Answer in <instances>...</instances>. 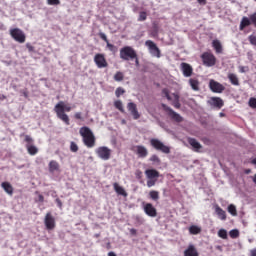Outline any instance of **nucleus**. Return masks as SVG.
<instances>
[{
  "label": "nucleus",
  "mask_w": 256,
  "mask_h": 256,
  "mask_svg": "<svg viewBox=\"0 0 256 256\" xmlns=\"http://www.w3.org/2000/svg\"><path fill=\"white\" fill-rule=\"evenodd\" d=\"M5 99H7V96H6V95H3V94H0V100L3 101V100H5Z\"/></svg>",
  "instance_id": "nucleus-59"
},
{
  "label": "nucleus",
  "mask_w": 256,
  "mask_h": 256,
  "mask_svg": "<svg viewBox=\"0 0 256 256\" xmlns=\"http://www.w3.org/2000/svg\"><path fill=\"white\" fill-rule=\"evenodd\" d=\"M190 235H199L201 233V227L192 225L189 227Z\"/></svg>",
  "instance_id": "nucleus-31"
},
{
  "label": "nucleus",
  "mask_w": 256,
  "mask_h": 256,
  "mask_svg": "<svg viewBox=\"0 0 256 256\" xmlns=\"http://www.w3.org/2000/svg\"><path fill=\"white\" fill-rule=\"evenodd\" d=\"M2 189H4L5 193L8 195H13V186L9 182H2L1 183Z\"/></svg>",
  "instance_id": "nucleus-26"
},
{
  "label": "nucleus",
  "mask_w": 256,
  "mask_h": 256,
  "mask_svg": "<svg viewBox=\"0 0 256 256\" xmlns=\"http://www.w3.org/2000/svg\"><path fill=\"white\" fill-rule=\"evenodd\" d=\"M27 151H28L29 155H37V153H39V149L36 148L35 145L28 146Z\"/></svg>",
  "instance_id": "nucleus-36"
},
{
  "label": "nucleus",
  "mask_w": 256,
  "mask_h": 256,
  "mask_svg": "<svg viewBox=\"0 0 256 256\" xmlns=\"http://www.w3.org/2000/svg\"><path fill=\"white\" fill-rule=\"evenodd\" d=\"M71 109H72L71 106L65 105V102L63 101L58 102L54 107V111L58 119H60V121H63L65 125H71V122L69 120V115L66 114L71 112Z\"/></svg>",
  "instance_id": "nucleus-1"
},
{
  "label": "nucleus",
  "mask_w": 256,
  "mask_h": 256,
  "mask_svg": "<svg viewBox=\"0 0 256 256\" xmlns=\"http://www.w3.org/2000/svg\"><path fill=\"white\" fill-rule=\"evenodd\" d=\"M247 71H249L248 66H239V72L240 73H247Z\"/></svg>",
  "instance_id": "nucleus-50"
},
{
  "label": "nucleus",
  "mask_w": 256,
  "mask_h": 256,
  "mask_svg": "<svg viewBox=\"0 0 256 256\" xmlns=\"http://www.w3.org/2000/svg\"><path fill=\"white\" fill-rule=\"evenodd\" d=\"M21 93L26 99L29 97V92L27 90H22Z\"/></svg>",
  "instance_id": "nucleus-54"
},
{
  "label": "nucleus",
  "mask_w": 256,
  "mask_h": 256,
  "mask_svg": "<svg viewBox=\"0 0 256 256\" xmlns=\"http://www.w3.org/2000/svg\"><path fill=\"white\" fill-rule=\"evenodd\" d=\"M209 88L212 93H223L225 91V86L215 80H210Z\"/></svg>",
  "instance_id": "nucleus-12"
},
{
  "label": "nucleus",
  "mask_w": 256,
  "mask_h": 256,
  "mask_svg": "<svg viewBox=\"0 0 256 256\" xmlns=\"http://www.w3.org/2000/svg\"><path fill=\"white\" fill-rule=\"evenodd\" d=\"M147 12L146 11H140L139 15H138V21L139 22H143V21H147Z\"/></svg>",
  "instance_id": "nucleus-37"
},
{
  "label": "nucleus",
  "mask_w": 256,
  "mask_h": 256,
  "mask_svg": "<svg viewBox=\"0 0 256 256\" xmlns=\"http://www.w3.org/2000/svg\"><path fill=\"white\" fill-rule=\"evenodd\" d=\"M244 173H245L246 175H249V173H251V169H246V170H244Z\"/></svg>",
  "instance_id": "nucleus-61"
},
{
  "label": "nucleus",
  "mask_w": 256,
  "mask_h": 256,
  "mask_svg": "<svg viewBox=\"0 0 256 256\" xmlns=\"http://www.w3.org/2000/svg\"><path fill=\"white\" fill-rule=\"evenodd\" d=\"M156 183H157V179H148L147 180V187H155Z\"/></svg>",
  "instance_id": "nucleus-45"
},
{
  "label": "nucleus",
  "mask_w": 256,
  "mask_h": 256,
  "mask_svg": "<svg viewBox=\"0 0 256 256\" xmlns=\"http://www.w3.org/2000/svg\"><path fill=\"white\" fill-rule=\"evenodd\" d=\"M250 256H256V249L251 250V255Z\"/></svg>",
  "instance_id": "nucleus-60"
},
{
  "label": "nucleus",
  "mask_w": 256,
  "mask_h": 256,
  "mask_svg": "<svg viewBox=\"0 0 256 256\" xmlns=\"http://www.w3.org/2000/svg\"><path fill=\"white\" fill-rule=\"evenodd\" d=\"M145 175L147 179H159V171H157L156 169L145 170Z\"/></svg>",
  "instance_id": "nucleus-20"
},
{
  "label": "nucleus",
  "mask_w": 256,
  "mask_h": 256,
  "mask_svg": "<svg viewBox=\"0 0 256 256\" xmlns=\"http://www.w3.org/2000/svg\"><path fill=\"white\" fill-rule=\"evenodd\" d=\"M56 203L58 205V207L61 209V207H63V202H61V199L57 198L56 199Z\"/></svg>",
  "instance_id": "nucleus-53"
},
{
  "label": "nucleus",
  "mask_w": 256,
  "mask_h": 256,
  "mask_svg": "<svg viewBox=\"0 0 256 256\" xmlns=\"http://www.w3.org/2000/svg\"><path fill=\"white\" fill-rule=\"evenodd\" d=\"M150 145L151 147H153V149H156V151H161V153H166V154L171 153V148L163 144V142H161V140L157 138H152L150 140Z\"/></svg>",
  "instance_id": "nucleus-4"
},
{
  "label": "nucleus",
  "mask_w": 256,
  "mask_h": 256,
  "mask_svg": "<svg viewBox=\"0 0 256 256\" xmlns=\"http://www.w3.org/2000/svg\"><path fill=\"white\" fill-rule=\"evenodd\" d=\"M189 85L193 89V91H199V80L191 78L189 80Z\"/></svg>",
  "instance_id": "nucleus-30"
},
{
  "label": "nucleus",
  "mask_w": 256,
  "mask_h": 256,
  "mask_svg": "<svg viewBox=\"0 0 256 256\" xmlns=\"http://www.w3.org/2000/svg\"><path fill=\"white\" fill-rule=\"evenodd\" d=\"M228 213H230V215H232V217H237V207H235V205L230 204L228 206Z\"/></svg>",
  "instance_id": "nucleus-35"
},
{
  "label": "nucleus",
  "mask_w": 256,
  "mask_h": 256,
  "mask_svg": "<svg viewBox=\"0 0 256 256\" xmlns=\"http://www.w3.org/2000/svg\"><path fill=\"white\" fill-rule=\"evenodd\" d=\"M252 165H256V158L252 160Z\"/></svg>",
  "instance_id": "nucleus-64"
},
{
  "label": "nucleus",
  "mask_w": 256,
  "mask_h": 256,
  "mask_svg": "<svg viewBox=\"0 0 256 256\" xmlns=\"http://www.w3.org/2000/svg\"><path fill=\"white\" fill-rule=\"evenodd\" d=\"M146 47L149 49V53L152 55V57H156L157 59H160L161 57V50L159 47H157V44L153 42V40H147L145 42Z\"/></svg>",
  "instance_id": "nucleus-8"
},
{
  "label": "nucleus",
  "mask_w": 256,
  "mask_h": 256,
  "mask_svg": "<svg viewBox=\"0 0 256 256\" xmlns=\"http://www.w3.org/2000/svg\"><path fill=\"white\" fill-rule=\"evenodd\" d=\"M249 107H251L252 109H256V98L249 99Z\"/></svg>",
  "instance_id": "nucleus-47"
},
{
  "label": "nucleus",
  "mask_w": 256,
  "mask_h": 256,
  "mask_svg": "<svg viewBox=\"0 0 256 256\" xmlns=\"http://www.w3.org/2000/svg\"><path fill=\"white\" fill-rule=\"evenodd\" d=\"M248 41H249L250 45H254L256 47V35H253V34L250 35L248 37Z\"/></svg>",
  "instance_id": "nucleus-43"
},
{
  "label": "nucleus",
  "mask_w": 256,
  "mask_h": 256,
  "mask_svg": "<svg viewBox=\"0 0 256 256\" xmlns=\"http://www.w3.org/2000/svg\"><path fill=\"white\" fill-rule=\"evenodd\" d=\"M24 141L26 143V149H29V147H33L34 140L29 135L24 136Z\"/></svg>",
  "instance_id": "nucleus-33"
},
{
  "label": "nucleus",
  "mask_w": 256,
  "mask_h": 256,
  "mask_svg": "<svg viewBox=\"0 0 256 256\" xmlns=\"http://www.w3.org/2000/svg\"><path fill=\"white\" fill-rule=\"evenodd\" d=\"M114 191L117 193V195H122L123 197H127V192L123 187L119 185V183L115 182L113 184Z\"/></svg>",
  "instance_id": "nucleus-24"
},
{
  "label": "nucleus",
  "mask_w": 256,
  "mask_h": 256,
  "mask_svg": "<svg viewBox=\"0 0 256 256\" xmlns=\"http://www.w3.org/2000/svg\"><path fill=\"white\" fill-rule=\"evenodd\" d=\"M207 103L210 107H214L215 109H222L225 105V102L220 97H211Z\"/></svg>",
  "instance_id": "nucleus-13"
},
{
  "label": "nucleus",
  "mask_w": 256,
  "mask_h": 256,
  "mask_svg": "<svg viewBox=\"0 0 256 256\" xmlns=\"http://www.w3.org/2000/svg\"><path fill=\"white\" fill-rule=\"evenodd\" d=\"M133 151L140 157V159H145L149 155V151L143 145H137L134 147Z\"/></svg>",
  "instance_id": "nucleus-15"
},
{
  "label": "nucleus",
  "mask_w": 256,
  "mask_h": 256,
  "mask_svg": "<svg viewBox=\"0 0 256 256\" xmlns=\"http://www.w3.org/2000/svg\"><path fill=\"white\" fill-rule=\"evenodd\" d=\"M136 177L141 179V177H143V172H141V170L136 171Z\"/></svg>",
  "instance_id": "nucleus-52"
},
{
  "label": "nucleus",
  "mask_w": 256,
  "mask_h": 256,
  "mask_svg": "<svg viewBox=\"0 0 256 256\" xmlns=\"http://www.w3.org/2000/svg\"><path fill=\"white\" fill-rule=\"evenodd\" d=\"M98 35H99L100 39H102V41H105L109 51H115V45L109 43V39H107V35H105V33L100 32Z\"/></svg>",
  "instance_id": "nucleus-25"
},
{
  "label": "nucleus",
  "mask_w": 256,
  "mask_h": 256,
  "mask_svg": "<svg viewBox=\"0 0 256 256\" xmlns=\"http://www.w3.org/2000/svg\"><path fill=\"white\" fill-rule=\"evenodd\" d=\"M38 201H39L40 203H43V201H45V197L40 194V195L38 196Z\"/></svg>",
  "instance_id": "nucleus-55"
},
{
  "label": "nucleus",
  "mask_w": 256,
  "mask_h": 256,
  "mask_svg": "<svg viewBox=\"0 0 256 256\" xmlns=\"http://www.w3.org/2000/svg\"><path fill=\"white\" fill-rule=\"evenodd\" d=\"M172 95L174 97V100L172 102L173 107H175V109H181V102L179 101V99H180L179 94L173 93Z\"/></svg>",
  "instance_id": "nucleus-29"
},
{
  "label": "nucleus",
  "mask_w": 256,
  "mask_h": 256,
  "mask_svg": "<svg viewBox=\"0 0 256 256\" xmlns=\"http://www.w3.org/2000/svg\"><path fill=\"white\" fill-rule=\"evenodd\" d=\"M97 156L103 161H109L111 159V149L107 146H100L96 149Z\"/></svg>",
  "instance_id": "nucleus-9"
},
{
  "label": "nucleus",
  "mask_w": 256,
  "mask_h": 256,
  "mask_svg": "<svg viewBox=\"0 0 256 256\" xmlns=\"http://www.w3.org/2000/svg\"><path fill=\"white\" fill-rule=\"evenodd\" d=\"M49 173H55V171H60L61 166L59 165V162L56 160H51L48 164Z\"/></svg>",
  "instance_id": "nucleus-19"
},
{
  "label": "nucleus",
  "mask_w": 256,
  "mask_h": 256,
  "mask_svg": "<svg viewBox=\"0 0 256 256\" xmlns=\"http://www.w3.org/2000/svg\"><path fill=\"white\" fill-rule=\"evenodd\" d=\"M184 256H199V252L193 245H189L188 248L184 251Z\"/></svg>",
  "instance_id": "nucleus-23"
},
{
  "label": "nucleus",
  "mask_w": 256,
  "mask_h": 256,
  "mask_svg": "<svg viewBox=\"0 0 256 256\" xmlns=\"http://www.w3.org/2000/svg\"><path fill=\"white\" fill-rule=\"evenodd\" d=\"M215 213L219 217V219H221V221L227 220V212H225V210H223L221 207L216 206Z\"/></svg>",
  "instance_id": "nucleus-22"
},
{
  "label": "nucleus",
  "mask_w": 256,
  "mask_h": 256,
  "mask_svg": "<svg viewBox=\"0 0 256 256\" xmlns=\"http://www.w3.org/2000/svg\"><path fill=\"white\" fill-rule=\"evenodd\" d=\"M10 35L14 41L17 43H25L27 36H25V32L19 28L10 29Z\"/></svg>",
  "instance_id": "nucleus-6"
},
{
  "label": "nucleus",
  "mask_w": 256,
  "mask_h": 256,
  "mask_svg": "<svg viewBox=\"0 0 256 256\" xmlns=\"http://www.w3.org/2000/svg\"><path fill=\"white\" fill-rule=\"evenodd\" d=\"M123 79H125V75L123 74V72L118 71L116 72V74L114 75V81H123Z\"/></svg>",
  "instance_id": "nucleus-38"
},
{
  "label": "nucleus",
  "mask_w": 256,
  "mask_h": 256,
  "mask_svg": "<svg viewBox=\"0 0 256 256\" xmlns=\"http://www.w3.org/2000/svg\"><path fill=\"white\" fill-rule=\"evenodd\" d=\"M188 143L193 147L194 151L199 152L200 149H203L201 143L197 141L195 138H188Z\"/></svg>",
  "instance_id": "nucleus-21"
},
{
  "label": "nucleus",
  "mask_w": 256,
  "mask_h": 256,
  "mask_svg": "<svg viewBox=\"0 0 256 256\" xmlns=\"http://www.w3.org/2000/svg\"><path fill=\"white\" fill-rule=\"evenodd\" d=\"M253 183L256 185V174L253 176Z\"/></svg>",
  "instance_id": "nucleus-63"
},
{
  "label": "nucleus",
  "mask_w": 256,
  "mask_h": 256,
  "mask_svg": "<svg viewBox=\"0 0 256 256\" xmlns=\"http://www.w3.org/2000/svg\"><path fill=\"white\" fill-rule=\"evenodd\" d=\"M212 47L216 51V53H223V45H221V41L219 40H213L212 41Z\"/></svg>",
  "instance_id": "nucleus-28"
},
{
  "label": "nucleus",
  "mask_w": 256,
  "mask_h": 256,
  "mask_svg": "<svg viewBox=\"0 0 256 256\" xmlns=\"http://www.w3.org/2000/svg\"><path fill=\"white\" fill-rule=\"evenodd\" d=\"M218 237H220V239H227V230L220 229L218 231Z\"/></svg>",
  "instance_id": "nucleus-40"
},
{
  "label": "nucleus",
  "mask_w": 256,
  "mask_h": 256,
  "mask_svg": "<svg viewBox=\"0 0 256 256\" xmlns=\"http://www.w3.org/2000/svg\"><path fill=\"white\" fill-rule=\"evenodd\" d=\"M134 60H135L136 67H139V57L137 56V54H136V58H134Z\"/></svg>",
  "instance_id": "nucleus-56"
},
{
  "label": "nucleus",
  "mask_w": 256,
  "mask_h": 256,
  "mask_svg": "<svg viewBox=\"0 0 256 256\" xmlns=\"http://www.w3.org/2000/svg\"><path fill=\"white\" fill-rule=\"evenodd\" d=\"M201 59L203 65H205L206 67H214V65H216L217 63V58L211 52H204L201 55Z\"/></svg>",
  "instance_id": "nucleus-5"
},
{
  "label": "nucleus",
  "mask_w": 256,
  "mask_h": 256,
  "mask_svg": "<svg viewBox=\"0 0 256 256\" xmlns=\"http://www.w3.org/2000/svg\"><path fill=\"white\" fill-rule=\"evenodd\" d=\"M26 47L29 53H33L35 51V47H33L31 44H26Z\"/></svg>",
  "instance_id": "nucleus-51"
},
{
  "label": "nucleus",
  "mask_w": 256,
  "mask_h": 256,
  "mask_svg": "<svg viewBox=\"0 0 256 256\" xmlns=\"http://www.w3.org/2000/svg\"><path fill=\"white\" fill-rule=\"evenodd\" d=\"M79 134L82 137V141L88 149L93 148V146L96 143L95 134H93V131H91V128L87 126H83L79 130Z\"/></svg>",
  "instance_id": "nucleus-2"
},
{
  "label": "nucleus",
  "mask_w": 256,
  "mask_h": 256,
  "mask_svg": "<svg viewBox=\"0 0 256 256\" xmlns=\"http://www.w3.org/2000/svg\"><path fill=\"white\" fill-rule=\"evenodd\" d=\"M144 213H146L148 217H155L157 215V209L153 207V204L147 203L144 206Z\"/></svg>",
  "instance_id": "nucleus-16"
},
{
  "label": "nucleus",
  "mask_w": 256,
  "mask_h": 256,
  "mask_svg": "<svg viewBox=\"0 0 256 256\" xmlns=\"http://www.w3.org/2000/svg\"><path fill=\"white\" fill-rule=\"evenodd\" d=\"M250 25H253L251 22V17L249 16V18L247 16H244L241 19L240 25H239V29L240 31H244L246 27H249Z\"/></svg>",
  "instance_id": "nucleus-18"
},
{
  "label": "nucleus",
  "mask_w": 256,
  "mask_h": 256,
  "mask_svg": "<svg viewBox=\"0 0 256 256\" xmlns=\"http://www.w3.org/2000/svg\"><path fill=\"white\" fill-rule=\"evenodd\" d=\"M74 119H77L78 121H84V119H83V113H81V112H76V113L74 114Z\"/></svg>",
  "instance_id": "nucleus-48"
},
{
  "label": "nucleus",
  "mask_w": 256,
  "mask_h": 256,
  "mask_svg": "<svg viewBox=\"0 0 256 256\" xmlns=\"http://www.w3.org/2000/svg\"><path fill=\"white\" fill-rule=\"evenodd\" d=\"M200 5H206L207 0H197Z\"/></svg>",
  "instance_id": "nucleus-58"
},
{
  "label": "nucleus",
  "mask_w": 256,
  "mask_h": 256,
  "mask_svg": "<svg viewBox=\"0 0 256 256\" xmlns=\"http://www.w3.org/2000/svg\"><path fill=\"white\" fill-rule=\"evenodd\" d=\"M94 63L98 67V69H105V67H109V63H107V59H105V55L98 53L94 56Z\"/></svg>",
  "instance_id": "nucleus-11"
},
{
  "label": "nucleus",
  "mask_w": 256,
  "mask_h": 256,
  "mask_svg": "<svg viewBox=\"0 0 256 256\" xmlns=\"http://www.w3.org/2000/svg\"><path fill=\"white\" fill-rule=\"evenodd\" d=\"M131 235H137V230L135 228L130 229Z\"/></svg>",
  "instance_id": "nucleus-57"
},
{
  "label": "nucleus",
  "mask_w": 256,
  "mask_h": 256,
  "mask_svg": "<svg viewBox=\"0 0 256 256\" xmlns=\"http://www.w3.org/2000/svg\"><path fill=\"white\" fill-rule=\"evenodd\" d=\"M181 71L184 77H191V75H193V67H191L188 63H181Z\"/></svg>",
  "instance_id": "nucleus-17"
},
{
  "label": "nucleus",
  "mask_w": 256,
  "mask_h": 256,
  "mask_svg": "<svg viewBox=\"0 0 256 256\" xmlns=\"http://www.w3.org/2000/svg\"><path fill=\"white\" fill-rule=\"evenodd\" d=\"M149 197L152 201H159V191L151 190L149 192Z\"/></svg>",
  "instance_id": "nucleus-34"
},
{
  "label": "nucleus",
  "mask_w": 256,
  "mask_h": 256,
  "mask_svg": "<svg viewBox=\"0 0 256 256\" xmlns=\"http://www.w3.org/2000/svg\"><path fill=\"white\" fill-rule=\"evenodd\" d=\"M115 109H118L120 113H125V108L123 107V102L121 100H116L114 102Z\"/></svg>",
  "instance_id": "nucleus-32"
},
{
  "label": "nucleus",
  "mask_w": 256,
  "mask_h": 256,
  "mask_svg": "<svg viewBox=\"0 0 256 256\" xmlns=\"http://www.w3.org/2000/svg\"><path fill=\"white\" fill-rule=\"evenodd\" d=\"M120 59L122 61H133L137 59V51L131 46H124L120 49Z\"/></svg>",
  "instance_id": "nucleus-3"
},
{
  "label": "nucleus",
  "mask_w": 256,
  "mask_h": 256,
  "mask_svg": "<svg viewBox=\"0 0 256 256\" xmlns=\"http://www.w3.org/2000/svg\"><path fill=\"white\" fill-rule=\"evenodd\" d=\"M162 95H164V97H166V99L168 100V101H172L173 99L171 98V95H169V89H167V88H164L163 90H162Z\"/></svg>",
  "instance_id": "nucleus-42"
},
{
  "label": "nucleus",
  "mask_w": 256,
  "mask_h": 256,
  "mask_svg": "<svg viewBox=\"0 0 256 256\" xmlns=\"http://www.w3.org/2000/svg\"><path fill=\"white\" fill-rule=\"evenodd\" d=\"M228 79H229L231 85H234L235 87H239V85H240L239 77H237L236 74L229 73L228 74Z\"/></svg>",
  "instance_id": "nucleus-27"
},
{
  "label": "nucleus",
  "mask_w": 256,
  "mask_h": 256,
  "mask_svg": "<svg viewBox=\"0 0 256 256\" xmlns=\"http://www.w3.org/2000/svg\"><path fill=\"white\" fill-rule=\"evenodd\" d=\"M70 151L72 153H77V151H79V146H77V143L75 142L70 143Z\"/></svg>",
  "instance_id": "nucleus-41"
},
{
  "label": "nucleus",
  "mask_w": 256,
  "mask_h": 256,
  "mask_svg": "<svg viewBox=\"0 0 256 256\" xmlns=\"http://www.w3.org/2000/svg\"><path fill=\"white\" fill-rule=\"evenodd\" d=\"M44 225L48 231H53L56 227L55 217L51 212H47L44 218Z\"/></svg>",
  "instance_id": "nucleus-10"
},
{
  "label": "nucleus",
  "mask_w": 256,
  "mask_h": 256,
  "mask_svg": "<svg viewBox=\"0 0 256 256\" xmlns=\"http://www.w3.org/2000/svg\"><path fill=\"white\" fill-rule=\"evenodd\" d=\"M150 161H152V163H161V159L155 154L150 157Z\"/></svg>",
  "instance_id": "nucleus-46"
},
{
  "label": "nucleus",
  "mask_w": 256,
  "mask_h": 256,
  "mask_svg": "<svg viewBox=\"0 0 256 256\" xmlns=\"http://www.w3.org/2000/svg\"><path fill=\"white\" fill-rule=\"evenodd\" d=\"M162 109L167 113L172 121H175L176 123H183V117L179 115V113L172 110L171 107L167 106L166 104H162Z\"/></svg>",
  "instance_id": "nucleus-7"
},
{
  "label": "nucleus",
  "mask_w": 256,
  "mask_h": 256,
  "mask_svg": "<svg viewBox=\"0 0 256 256\" xmlns=\"http://www.w3.org/2000/svg\"><path fill=\"white\" fill-rule=\"evenodd\" d=\"M229 236L231 237V239H237V237H239V230L237 229H233L229 232Z\"/></svg>",
  "instance_id": "nucleus-39"
},
{
  "label": "nucleus",
  "mask_w": 256,
  "mask_h": 256,
  "mask_svg": "<svg viewBox=\"0 0 256 256\" xmlns=\"http://www.w3.org/2000/svg\"><path fill=\"white\" fill-rule=\"evenodd\" d=\"M49 5H61V0H47Z\"/></svg>",
  "instance_id": "nucleus-49"
},
{
  "label": "nucleus",
  "mask_w": 256,
  "mask_h": 256,
  "mask_svg": "<svg viewBox=\"0 0 256 256\" xmlns=\"http://www.w3.org/2000/svg\"><path fill=\"white\" fill-rule=\"evenodd\" d=\"M124 93H125V89H123L122 87H118L115 91L116 97H120L121 95H124Z\"/></svg>",
  "instance_id": "nucleus-44"
},
{
  "label": "nucleus",
  "mask_w": 256,
  "mask_h": 256,
  "mask_svg": "<svg viewBox=\"0 0 256 256\" xmlns=\"http://www.w3.org/2000/svg\"><path fill=\"white\" fill-rule=\"evenodd\" d=\"M108 256H117V254H115V252H109Z\"/></svg>",
  "instance_id": "nucleus-62"
},
{
  "label": "nucleus",
  "mask_w": 256,
  "mask_h": 256,
  "mask_svg": "<svg viewBox=\"0 0 256 256\" xmlns=\"http://www.w3.org/2000/svg\"><path fill=\"white\" fill-rule=\"evenodd\" d=\"M127 109L135 121H137V119H141V114L139 113V110L137 109V104L130 102L127 104Z\"/></svg>",
  "instance_id": "nucleus-14"
}]
</instances>
